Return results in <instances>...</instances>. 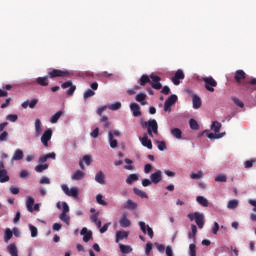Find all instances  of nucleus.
<instances>
[{"label": "nucleus", "instance_id": "46", "mask_svg": "<svg viewBox=\"0 0 256 256\" xmlns=\"http://www.w3.org/2000/svg\"><path fill=\"white\" fill-rule=\"evenodd\" d=\"M192 233L188 234L189 239H193L197 235V226L195 224L191 225Z\"/></svg>", "mask_w": 256, "mask_h": 256}, {"label": "nucleus", "instance_id": "61", "mask_svg": "<svg viewBox=\"0 0 256 256\" xmlns=\"http://www.w3.org/2000/svg\"><path fill=\"white\" fill-rule=\"evenodd\" d=\"M10 193H12V195H19V187L11 186L10 187Z\"/></svg>", "mask_w": 256, "mask_h": 256}, {"label": "nucleus", "instance_id": "10", "mask_svg": "<svg viewBox=\"0 0 256 256\" xmlns=\"http://www.w3.org/2000/svg\"><path fill=\"white\" fill-rule=\"evenodd\" d=\"M80 235H83V241L84 243H89L91 241V238L93 237V232L89 231L87 228H82Z\"/></svg>", "mask_w": 256, "mask_h": 256}, {"label": "nucleus", "instance_id": "24", "mask_svg": "<svg viewBox=\"0 0 256 256\" xmlns=\"http://www.w3.org/2000/svg\"><path fill=\"white\" fill-rule=\"evenodd\" d=\"M108 139H109L111 149H116L118 142L116 139H113V132L111 131L108 132Z\"/></svg>", "mask_w": 256, "mask_h": 256}, {"label": "nucleus", "instance_id": "35", "mask_svg": "<svg viewBox=\"0 0 256 256\" xmlns=\"http://www.w3.org/2000/svg\"><path fill=\"white\" fill-rule=\"evenodd\" d=\"M124 208L130 209L133 211V210L137 209V203L133 202L132 200H127Z\"/></svg>", "mask_w": 256, "mask_h": 256}, {"label": "nucleus", "instance_id": "12", "mask_svg": "<svg viewBox=\"0 0 256 256\" xmlns=\"http://www.w3.org/2000/svg\"><path fill=\"white\" fill-rule=\"evenodd\" d=\"M38 103H39L38 99H32L30 102L29 100H27L22 103V108L27 109V107H29L30 109H35Z\"/></svg>", "mask_w": 256, "mask_h": 256}, {"label": "nucleus", "instance_id": "8", "mask_svg": "<svg viewBox=\"0 0 256 256\" xmlns=\"http://www.w3.org/2000/svg\"><path fill=\"white\" fill-rule=\"evenodd\" d=\"M181 79H185V73L183 72V70L178 69L175 72L174 77H172V83H174L175 85H180Z\"/></svg>", "mask_w": 256, "mask_h": 256}, {"label": "nucleus", "instance_id": "40", "mask_svg": "<svg viewBox=\"0 0 256 256\" xmlns=\"http://www.w3.org/2000/svg\"><path fill=\"white\" fill-rule=\"evenodd\" d=\"M13 237V231H11L10 228H7L5 230V236H4V240L6 243H9L10 239Z\"/></svg>", "mask_w": 256, "mask_h": 256}, {"label": "nucleus", "instance_id": "63", "mask_svg": "<svg viewBox=\"0 0 256 256\" xmlns=\"http://www.w3.org/2000/svg\"><path fill=\"white\" fill-rule=\"evenodd\" d=\"M61 87L62 89H68V87H73V82L71 81L64 82L62 83Z\"/></svg>", "mask_w": 256, "mask_h": 256}, {"label": "nucleus", "instance_id": "56", "mask_svg": "<svg viewBox=\"0 0 256 256\" xmlns=\"http://www.w3.org/2000/svg\"><path fill=\"white\" fill-rule=\"evenodd\" d=\"M7 121H11V123H15V121H17V119H19V117L16 114H9L6 117Z\"/></svg>", "mask_w": 256, "mask_h": 256}, {"label": "nucleus", "instance_id": "7", "mask_svg": "<svg viewBox=\"0 0 256 256\" xmlns=\"http://www.w3.org/2000/svg\"><path fill=\"white\" fill-rule=\"evenodd\" d=\"M139 226H140L142 233H144V235L148 234L150 239H153V237H154L153 228H151L149 225L145 224V222H143V221L139 222Z\"/></svg>", "mask_w": 256, "mask_h": 256}, {"label": "nucleus", "instance_id": "37", "mask_svg": "<svg viewBox=\"0 0 256 256\" xmlns=\"http://www.w3.org/2000/svg\"><path fill=\"white\" fill-rule=\"evenodd\" d=\"M189 125H190V129H192L193 131H199V123H197V120L193 118L190 119Z\"/></svg>", "mask_w": 256, "mask_h": 256}, {"label": "nucleus", "instance_id": "26", "mask_svg": "<svg viewBox=\"0 0 256 256\" xmlns=\"http://www.w3.org/2000/svg\"><path fill=\"white\" fill-rule=\"evenodd\" d=\"M197 203H199V205H201L202 207H209V200H207V198L203 197V196H198L196 198Z\"/></svg>", "mask_w": 256, "mask_h": 256}, {"label": "nucleus", "instance_id": "30", "mask_svg": "<svg viewBox=\"0 0 256 256\" xmlns=\"http://www.w3.org/2000/svg\"><path fill=\"white\" fill-rule=\"evenodd\" d=\"M171 135H173V137H175V139H181L183 132L179 128H173L171 130Z\"/></svg>", "mask_w": 256, "mask_h": 256}, {"label": "nucleus", "instance_id": "18", "mask_svg": "<svg viewBox=\"0 0 256 256\" xmlns=\"http://www.w3.org/2000/svg\"><path fill=\"white\" fill-rule=\"evenodd\" d=\"M120 226L124 228L131 227V220L127 218V214H123L121 216Z\"/></svg>", "mask_w": 256, "mask_h": 256}, {"label": "nucleus", "instance_id": "50", "mask_svg": "<svg viewBox=\"0 0 256 256\" xmlns=\"http://www.w3.org/2000/svg\"><path fill=\"white\" fill-rule=\"evenodd\" d=\"M253 163H256V159L245 161L244 162L245 169H251V167H253Z\"/></svg>", "mask_w": 256, "mask_h": 256}, {"label": "nucleus", "instance_id": "38", "mask_svg": "<svg viewBox=\"0 0 256 256\" xmlns=\"http://www.w3.org/2000/svg\"><path fill=\"white\" fill-rule=\"evenodd\" d=\"M68 197H74V199H77L79 197V190L75 187L71 188L68 192Z\"/></svg>", "mask_w": 256, "mask_h": 256}, {"label": "nucleus", "instance_id": "55", "mask_svg": "<svg viewBox=\"0 0 256 256\" xmlns=\"http://www.w3.org/2000/svg\"><path fill=\"white\" fill-rule=\"evenodd\" d=\"M140 89H141V87L134 86L132 89H128L127 93H128V95H135L137 93V91H139Z\"/></svg>", "mask_w": 256, "mask_h": 256}, {"label": "nucleus", "instance_id": "34", "mask_svg": "<svg viewBox=\"0 0 256 256\" xmlns=\"http://www.w3.org/2000/svg\"><path fill=\"white\" fill-rule=\"evenodd\" d=\"M8 252L10 253L11 256H19L17 252V246H15V244H10L8 246Z\"/></svg>", "mask_w": 256, "mask_h": 256}, {"label": "nucleus", "instance_id": "64", "mask_svg": "<svg viewBox=\"0 0 256 256\" xmlns=\"http://www.w3.org/2000/svg\"><path fill=\"white\" fill-rule=\"evenodd\" d=\"M166 255L173 256V248H171V246L166 247Z\"/></svg>", "mask_w": 256, "mask_h": 256}, {"label": "nucleus", "instance_id": "9", "mask_svg": "<svg viewBox=\"0 0 256 256\" xmlns=\"http://www.w3.org/2000/svg\"><path fill=\"white\" fill-rule=\"evenodd\" d=\"M162 179V172L161 170H158L150 175V180L154 185H157L158 183H161Z\"/></svg>", "mask_w": 256, "mask_h": 256}, {"label": "nucleus", "instance_id": "33", "mask_svg": "<svg viewBox=\"0 0 256 256\" xmlns=\"http://www.w3.org/2000/svg\"><path fill=\"white\" fill-rule=\"evenodd\" d=\"M100 123H103L104 129H109V127H111V122L109 121V118L107 116H103L100 119Z\"/></svg>", "mask_w": 256, "mask_h": 256}, {"label": "nucleus", "instance_id": "3", "mask_svg": "<svg viewBox=\"0 0 256 256\" xmlns=\"http://www.w3.org/2000/svg\"><path fill=\"white\" fill-rule=\"evenodd\" d=\"M71 75H73V73L68 70L53 69L48 72V77L50 79H55L57 77H71Z\"/></svg>", "mask_w": 256, "mask_h": 256}, {"label": "nucleus", "instance_id": "32", "mask_svg": "<svg viewBox=\"0 0 256 256\" xmlns=\"http://www.w3.org/2000/svg\"><path fill=\"white\" fill-rule=\"evenodd\" d=\"M211 129L214 131V133L219 135V131H221V123L214 121L211 125Z\"/></svg>", "mask_w": 256, "mask_h": 256}, {"label": "nucleus", "instance_id": "53", "mask_svg": "<svg viewBox=\"0 0 256 256\" xmlns=\"http://www.w3.org/2000/svg\"><path fill=\"white\" fill-rule=\"evenodd\" d=\"M94 95H95V91H93V90H91V89H88V90L84 93L83 97H84V99H89V97H93Z\"/></svg>", "mask_w": 256, "mask_h": 256}, {"label": "nucleus", "instance_id": "27", "mask_svg": "<svg viewBox=\"0 0 256 256\" xmlns=\"http://www.w3.org/2000/svg\"><path fill=\"white\" fill-rule=\"evenodd\" d=\"M135 181H139V175H137V174H130L126 179V183L128 185H133V183H135Z\"/></svg>", "mask_w": 256, "mask_h": 256}, {"label": "nucleus", "instance_id": "49", "mask_svg": "<svg viewBox=\"0 0 256 256\" xmlns=\"http://www.w3.org/2000/svg\"><path fill=\"white\" fill-rule=\"evenodd\" d=\"M7 139H9V133L7 131H3L0 134V143L7 141Z\"/></svg>", "mask_w": 256, "mask_h": 256}, {"label": "nucleus", "instance_id": "14", "mask_svg": "<svg viewBox=\"0 0 256 256\" xmlns=\"http://www.w3.org/2000/svg\"><path fill=\"white\" fill-rule=\"evenodd\" d=\"M43 125L41 124V120L37 118L35 120V137H40L41 133H43Z\"/></svg>", "mask_w": 256, "mask_h": 256}, {"label": "nucleus", "instance_id": "39", "mask_svg": "<svg viewBox=\"0 0 256 256\" xmlns=\"http://www.w3.org/2000/svg\"><path fill=\"white\" fill-rule=\"evenodd\" d=\"M133 191L135 195H138L141 199H147V193L145 191H142L139 188H134Z\"/></svg>", "mask_w": 256, "mask_h": 256}, {"label": "nucleus", "instance_id": "17", "mask_svg": "<svg viewBox=\"0 0 256 256\" xmlns=\"http://www.w3.org/2000/svg\"><path fill=\"white\" fill-rule=\"evenodd\" d=\"M71 179H72V181H81L82 179H85V172H83L81 170H77L71 176Z\"/></svg>", "mask_w": 256, "mask_h": 256}, {"label": "nucleus", "instance_id": "31", "mask_svg": "<svg viewBox=\"0 0 256 256\" xmlns=\"http://www.w3.org/2000/svg\"><path fill=\"white\" fill-rule=\"evenodd\" d=\"M61 115H63V111H58L56 112L50 119V123H57V121H59V119H61Z\"/></svg>", "mask_w": 256, "mask_h": 256}, {"label": "nucleus", "instance_id": "13", "mask_svg": "<svg viewBox=\"0 0 256 256\" xmlns=\"http://www.w3.org/2000/svg\"><path fill=\"white\" fill-rule=\"evenodd\" d=\"M130 109L134 115V117H141V107L137 103H131Z\"/></svg>", "mask_w": 256, "mask_h": 256}, {"label": "nucleus", "instance_id": "57", "mask_svg": "<svg viewBox=\"0 0 256 256\" xmlns=\"http://www.w3.org/2000/svg\"><path fill=\"white\" fill-rule=\"evenodd\" d=\"M191 179H202L203 178V172L199 171L198 173H192L190 175Z\"/></svg>", "mask_w": 256, "mask_h": 256}, {"label": "nucleus", "instance_id": "28", "mask_svg": "<svg viewBox=\"0 0 256 256\" xmlns=\"http://www.w3.org/2000/svg\"><path fill=\"white\" fill-rule=\"evenodd\" d=\"M9 181V175H7V170H0V183H7Z\"/></svg>", "mask_w": 256, "mask_h": 256}, {"label": "nucleus", "instance_id": "42", "mask_svg": "<svg viewBox=\"0 0 256 256\" xmlns=\"http://www.w3.org/2000/svg\"><path fill=\"white\" fill-rule=\"evenodd\" d=\"M232 101L233 103L237 106L240 107L241 109H243L245 107V104L243 103V101H241L239 98L233 96L232 97Z\"/></svg>", "mask_w": 256, "mask_h": 256}, {"label": "nucleus", "instance_id": "20", "mask_svg": "<svg viewBox=\"0 0 256 256\" xmlns=\"http://www.w3.org/2000/svg\"><path fill=\"white\" fill-rule=\"evenodd\" d=\"M25 157V154H23V150L21 149H16L13 156H12V161H21Z\"/></svg>", "mask_w": 256, "mask_h": 256}, {"label": "nucleus", "instance_id": "48", "mask_svg": "<svg viewBox=\"0 0 256 256\" xmlns=\"http://www.w3.org/2000/svg\"><path fill=\"white\" fill-rule=\"evenodd\" d=\"M96 201L99 205H103L104 207L107 206V203L105 202V200H103V195L98 194L96 196Z\"/></svg>", "mask_w": 256, "mask_h": 256}, {"label": "nucleus", "instance_id": "6", "mask_svg": "<svg viewBox=\"0 0 256 256\" xmlns=\"http://www.w3.org/2000/svg\"><path fill=\"white\" fill-rule=\"evenodd\" d=\"M51 137H53V130L47 129L41 136V143L44 145V147H49Z\"/></svg>", "mask_w": 256, "mask_h": 256}, {"label": "nucleus", "instance_id": "43", "mask_svg": "<svg viewBox=\"0 0 256 256\" xmlns=\"http://www.w3.org/2000/svg\"><path fill=\"white\" fill-rule=\"evenodd\" d=\"M216 183H227V176L225 174H220L215 177Z\"/></svg>", "mask_w": 256, "mask_h": 256}, {"label": "nucleus", "instance_id": "36", "mask_svg": "<svg viewBox=\"0 0 256 256\" xmlns=\"http://www.w3.org/2000/svg\"><path fill=\"white\" fill-rule=\"evenodd\" d=\"M59 219L66 223V225H71V217L67 214L61 213Z\"/></svg>", "mask_w": 256, "mask_h": 256}, {"label": "nucleus", "instance_id": "58", "mask_svg": "<svg viewBox=\"0 0 256 256\" xmlns=\"http://www.w3.org/2000/svg\"><path fill=\"white\" fill-rule=\"evenodd\" d=\"M29 228L31 232V237H37V234H38L37 227L30 225Z\"/></svg>", "mask_w": 256, "mask_h": 256}, {"label": "nucleus", "instance_id": "2", "mask_svg": "<svg viewBox=\"0 0 256 256\" xmlns=\"http://www.w3.org/2000/svg\"><path fill=\"white\" fill-rule=\"evenodd\" d=\"M188 219H190V221H195L199 229H203L205 226V215L201 212L189 213Z\"/></svg>", "mask_w": 256, "mask_h": 256}, {"label": "nucleus", "instance_id": "51", "mask_svg": "<svg viewBox=\"0 0 256 256\" xmlns=\"http://www.w3.org/2000/svg\"><path fill=\"white\" fill-rule=\"evenodd\" d=\"M121 107V102H115L114 104H111L109 106V109L111 111H118V109Z\"/></svg>", "mask_w": 256, "mask_h": 256}, {"label": "nucleus", "instance_id": "16", "mask_svg": "<svg viewBox=\"0 0 256 256\" xmlns=\"http://www.w3.org/2000/svg\"><path fill=\"white\" fill-rule=\"evenodd\" d=\"M37 85L41 87H47L49 85V76H43L36 78Z\"/></svg>", "mask_w": 256, "mask_h": 256}, {"label": "nucleus", "instance_id": "5", "mask_svg": "<svg viewBox=\"0 0 256 256\" xmlns=\"http://www.w3.org/2000/svg\"><path fill=\"white\" fill-rule=\"evenodd\" d=\"M150 85L152 89H156V91H159L160 89H163V84H161V77L151 74L150 75Z\"/></svg>", "mask_w": 256, "mask_h": 256}, {"label": "nucleus", "instance_id": "29", "mask_svg": "<svg viewBox=\"0 0 256 256\" xmlns=\"http://www.w3.org/2000/svg\"><path fill=\"white\" fill-rule=\"evenodd\" d=\"M120 251L123 255H127V253H131V251H133V248L129 245L120 244Z\"/></svg>", "mask_w": 256, "mask_h": 256}, {"label": "nucleus", "instance_id": "62", "mask_svg": "<svg viewBox=\"0 0 256 256\" xmlns=\"http://www.w3.org/2000/svg\"><path fill=\"white\" fill-rule=\"evenodd\" d=\"M91 137L93 139H97V137H99V128H95L91 133H90Z\"/></svg>", "mask_w": 256, "mask_h": 256}, {"label": "nucleus", "instance_id": "11", "mask_svg": "<svg viewBox=\"0 0 256 256\" xmlns=\"http://www.w3.org/2000/svg\"><path fill=\"white\" fill-rule=\"evenodd\" d=\"M139 140L141 141L143 147H147V149H153V142H151L149 136L144 135L143 137H140Z\"/></svg>", "mask_w": 256, "mask_h": 256}, {"label": "nucleus", "instance_id": "45", "mask_svg": "<svg viewBox=\"0 0 256 256\" xmlns=\"http://www.w3.org/2000/svg\"><path fill=\"white\" fill-rule=\"evenodd\" d=\"M166 103H169L170 105H175L177 103V95L172 94L168 99H166Z\"/></svg>", "mask_w": 256, "mask_h": 256}, {"label": "nucleus", "instance_id": "25", "mask_svg": "<svg viewBox=\"0 0 256 256\" xmlns=\"http://www.w3.org/2000/svg\"><path fill=\"white\" fill-rule=\"evenodd\" d=\"M145 99H147V94L145 93H139L136 95V101L138 103H141V105H147V102H145Z\"/></svg>", "mask_w": 256, "mask_h": 256}, {"label": "nucleus", "instance_id": "52", "mask_svg": "<svg viewBox=\"0 0 256 256\" xmlns=\"http://www.w3.org/2000/svg\"><path fill=\"white\" fill-rule=\"evenodd\" d=\"M156 143H158L159 151H165V149H167V144L165 141H157Z\"/></svg>", "mask_w": 256, "mask_h": 256}, {"label": "nucleus", "instance_id": "47", "mask_svg": "<svg viewBox=\"0 0 256 256\" xmlns=\"http://www.w3.org/2000/svg\"><path fill=\"white\" fill-rule=\"evenodd\" d=\"M189 253L190 256H197V246L195 244H190Z\"/></svg>", "mask_w": 256, "mask_h": 256}, {"label": "nucleus", "instance_id": "21", "mask_svg": "<svg viewBox=\"0 0 256 256\" xmlns=\"http://www.w3.org/2000/svg\"><path fill=\"white\" fill-rule=\"evenodd\" d=\"M147 83H151V76L147 74H143L139 79V84L141 87H145Z\"/></svg>", "mask_w": 256, "mask_h": 256}, {"label": "nucleus", "instance_id": "41", "mask_svg": "<svg viewBox=\"0 0 256 256\" xmlns=\"http://www.w3.org/2000/svg\"><path fill=\"white\" fill-rule=\"evenodd\" d=\"M45 169H49V165L48 164H39L35 167V171L37 173H43V171H45Z\"/></svg>", "mask_w": 256, "mask_h": 256}, {"label": "nucleus", "instance_id": "23", "mask_svg": "<svg viewBox=\"0 0 256 256\" xmlns=\"http://www.w3.org/2000/svg\"><path fill=\"white\" fill-rule=\"evenodd\" d=\"M95 181L100 185H105V174L102 171L98 172L95 176Z\"/></svg>", "mask_w": 256, "mask_h": 256}, {"label": "nucleus", "instance_id": "19", "mask_svg": "<svg viewBox=\"0 0 256 256\" xmlns=\"http://www.w3.org/2000/svg\"><path fill=\"white\" fill-rule=\"evenodd\" d=\"M129 237V232L127 231H117L116 232V243L123 241V239H127Z\"/></svg>", "mask_w": 256, "mask_h": 256}, {"label": "nucleus", "instance_id": "22", "mask_svg": "<svg viewBox=\"0 0 256 256\" xmlns=\"http://www.w3.org/2000/svg\"><path fill=\"white\" fill-rule=\"evenodd\" d=\"M33 205H35V199L31 196H28L26 200V207L29 213H33Z\"/></svg>", "mask_w": 256, "mask_h": 256}, {"label": "nucleus", "instance_id": "60", "mask_svg": "<svg viewBox=\"0 0 256 256\" xmlns=\"http://www.w3.org/2000/svg\"><path fill=\"white\" fill-rule=\"evenodd\" d=\"M62 213H64V214L69 213V205L67 204V202L62 203Z\"/></svg>", "mask_w": 256, "mask_h": 256}, {"label": "nucleus", "instance_id": "44", "mask_svg": "<svg viewBox=\"0 0 256 256\" xmlns=\"http://www.w3.org/2000/svg\"><path fill=\"white\" fill-rule=\"evenodd\" d=\"M228 209H237L239 207V201L238 200H230L227 205Z\"/></svg>", "mask_w": 256, "mask_h": 256}, {"label": "nucleus", "instance_id": "59", "mask_svg": "<svg viewBox=\"0 0 256 256\" xmlns=\"http://www.w3.org/2000/svg\"><path fill=\"white\" fill-rule=\"evenodd\" d=\"M51 184V180H49L48 177H42L40 179V185H50Z\"/></svg>", "mask_w": 256, "mask_h": 256}, {"label": "nucleus", "instance_id": "1", "mask_svg": "<svg viewBox=\"0 0 256 256\" xmlns=\"http://www.w3.org/2000/svg\"><path fill=\"white\" fill-rule=\"evenodd\" d=\"M142 127L147 129L148 135L150 137H153V133L154 135H159V125L157 124V120L155 119H151V120H148L147 122H143Z\"/></svg>", "mask_w": 256, "mask_h": 256}, {"label": "nucleus", "instance_id": "15", "mask_svg": "<svg viewBox=\"0 0 256 256\" xmlns=\"http://www.w3.org/2000/svg\"><path fill=\"white\" fill-rule=\"evenodd\" d=\"M193 109H201L202 101L199 95L194 94L192 96Z\"/></svg>", "mask_w": 256, "mask_h": 256}, {"label": "nucleus", "instance_id": "4", "mask_svg": "<svg viewBox=\"0 0 256 256\" xmlns=\"http://www.w3.org/2000/svg\"><path fill=\"white\" fill-rule=\"evenodd\" d=\"M202 81L205 83V89L209 91L210 93H215V88L217 87V82L213 77H203Z\"/></svg>", "mask_w": 256, "mask_h": 256}, {"label": "nucleus", "instance_id": "54", "mask_svg": "<svg viewBox=\"0 0 256 256\" xmlns=\"http://www.w3.org/2000/svg\"><path fill=\"white\" fill-rule=\"evenodd\" d=\"M208 139H221L223 137V134H213V133H208L207 134Z\"/></svg>", "mask_w": 256, "mask_h": 256}]
</instances>
